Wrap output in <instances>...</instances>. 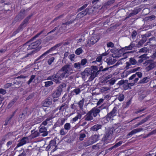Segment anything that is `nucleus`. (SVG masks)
Instances as JSON below:
<instances>
[{
	"instance_id": "nucleus-1",
	"label": "nucleus",
	"mask_w": 156,
	"mask_h": 156,
	"mask_svg": "<svg viewBox=\"0 0 156 156\" xmlns=\"http://www.w3.org/2000/svg\"><path fill=\"white\" fill-rule=\"evenodd\" d=\"M61 71L63 72L62 73V75L66 78L68 76L69 74L73 73V69L71 65L69 64H67L62 68Z\"/></svg>"
},
{
	"instance_id": "nucleus-2",
	"label": "nucleus",
	"mask_w": 156,
	"mask_h": 156,
	"mask_svg": "<svg viewBox=\"0 0 156 156\" xmlns=\"http://www.w3.org/2000/svg\"><path fill=\"white\" fill-rule=\"evenodd\" d=\"M65 78L62 75V73L60 72H58L56 74H54L51 76H48L47 78L48 80H50L55 82V83H60V81L62 78Z\"/></svg>"
},
{
	"instance_id": "nucleus-3",
	"label": "nucleus",
	"mask_w": 156,
	"mask_h": 156,
	"mask_svg": "<svg viewBox=\"0 0 156 156\" xmlns=\"http://www.w3.org/2000/svg\"><path fill=\"white\" fill-rule=\"evenodd\" d=\"M117 111V108L116 106L114 107L112 111L107 114V115L103 119L105 123L108 122L110 120L111 118L114 117L116 115Z\"/></svg>"
},
{
	"instance_id": "nucleus-4",
	"label": "nucleus",
	"mask_w": 156,
	"mask_h": 156,
	"mask_svg": "<svg viewBox=\"0 0 156 156\" xmlns=\"http://www.w3.org/2000/svg\"><path fill=\"white\" fill-rule=\"evenodd\" d=\"M144 64L145 66V69L147 72H148L156 67V62L152 60L146 61Z\"/></svg>"
},
{
	"instance_id": "nucleus-5",
	"label": "nucleus",
	"mask_w": 156,
	"mask_h": 156,
	"mask_svg": "<svg viewBox=\"0 0 156 156\" xmlns=\"http://www.w3.org/2000/svg\"><path fill=\"white\" fill-rule=\"evenodd\" d=\"M62 44V42L56 44L55 45L50 48L48 50L46 51L39 57L37 59H36L35 61H37L41 59L42 58L46 56L51 51L55 50L58 48L61 47Z\"/></svg>"
},
{
	"instance_id": "nucleus-6",
	"label": "nucleus",
	"mask_w": 156,
	"mask_h": 156,
	"mask_svg": "<svg viewBox=\"0 0 156 156\" xmlns=\"http://www.w3.org/2000/svg\"><path fill=\"white\" fill-rule=\"evenodd\" d=\"M97 68L96 66L93 67V70H90L89 72H84L83 73H84L85 75L88 76L90 75V76L89 78L90 80H93L97 76Z\"/></svg>"
},
{
	"instance_id": "nucleus-7",
	"label": "nucleus",
	"mask_w": 156,
	"mask_h": 156,
	"mask_svg": "<svg viewBox=\"0 0 156 156\" xmlns=\"http://www.w3.org/2000/svg\"><path fill=\"white\" fill-rule=\"evenodd\" d=\"M44 30H43L39 33L37 34L34 36L30 39L26 43L24 44L22 46L23 48V50L24 52H26L28 51L27 50V46L28 44H29V43L32 42L36 38L39 36L44 31Z\"/></svg>"
},
{
	"instance_id": "nucleus-8",
	"label": "nucleus",
	"mask_w": 156,
	"mask_h": 156,
	"mask_svg": "<svg viewBox=\"0 0 156 156\" xmlns=\"http://www.w3.org/2000/svg\"><path fill=\"white\" fill-rule=\"evenodd\" d=\"M40 40H37L33 42L29 43L27 46V50L28 51L31 49H35L40 45Z\"/></svg>"
},
{
	"instance_id": "nucleus-9",
	"label": "nucleus",
	"mask_w": 156,
	"mask_h": 156,
	"mask_svg": "<svg viewBox=\"0 0 156 156\" xmlns=\"http://www.w3.org/2000/svg\"><path fill=\"white\" fill-rule=\"evenodd\" d=\"M57 146L56 145V141L54 140L50 141L48 145L46 147V149L49 150L50 149H52V151L54 152L57 149Z\"/></svg>"
},
{
	"instance_id": "nucleus-10",
	"label": "nucleus",
	"mask_w": 156,
	"mask_h": 156,
	"mask_svg": "<svg viewBox=\"0 0 156 156\" xmlns=\"http://www.w3.org/2000/svg\"><path fill=\"white\" fill-rule=\"evenodd\" d=\"M31 16H29L26 18L19 26L17 29V30L20 32L22 31L23 27H25L26 26L27 24L28 23L29 20L31 18Z\"/></svg>"
},
{
	"instance_id": "nucleus-11",
	"label": "nucleus",
	"mask_w": 156,
	"mask_h": 156,
	"mask_svg": "<svg viewBox=\"0 0 156 156\" xmlns=\"http://www.w3.org/2000/svg\"><path fill=\"white\" fill-rule=\"evenodd\" d=\"M101 108V106H99L98 107H94L92 108L90 111L91 112L93 116L94 117H95L97 116L98 115H99V113L101 111L100 109Z\"/></svg>"
},
{
	"instance_id": "nucleus-12",
	"label": "nucleus",
	"mask_w": 156,
	"mask_h": 156,
	"mask_svg": "<svg viewBox=\"0 0 156 156\" xmlns=\"http://www.w3.org/2000/svg\"><path fill=\"white\" fill-rule=\"evenodd\" d=\"M29 142V139L28 137L24 136L20 140L19 142L17 144L16 148L22 146Z\"/></svg>"
},
{
	"instance_id": "nucleus-13",
	"label": "nucleus",
	"mask_w": 156,
	"mask_h": 156,
	"mask_svg": "<svg viewBox=\"0 0 156 156\" xmlns=\"http://www.w3.org/2000/svg\"><path fill=\"white\" fill-rule=\"evenodd\" d=\"M99 136L97 135H94L91 136L90 138L89 141L90 143L88 145L92 144L94 143L97 141L99 140Z\"/></svg>"
},
{
	"instance_id": "nucleus-14",
	"label": "nucleus",
	"mask_w": 156,
	"mask_h": 156,
	"mask_svg": "<svg viewBox=\"0 0 156 156\" xmlns=\"http://www.w3.org/2000/svg\"><path fill=\"white\" fill-rule=\"evenodd\" d=\"M38 78H36V76L32 75L30 76L29 80L27 81V84L28 85H30L32 82L37 83H38Z\"/></svg>"
},
{
	"instance_id": "nucleus-15",
	"label": "nucleus",
	"mask_w": 156,
	"mask_h": 156,
	"mask_svg": "<svg viewBox=\"0 0 156 156\" xmlns=\"http://www.w3.org/2000/svg\"><path fill=\"white\" fill-rule=\"evenodd\" d=\"M16 112V110L14 111L13 112L12 114L9 116V117L6 118L5 121V126H7L11 121L12 118L14 116Z\"/></svg>"
},
{
	"instance_id": "nucleus-16",
	"label": "nucleus",
	"mask_w": 156,
	"mask_h": 156,
	"mask_svg": "<svg viewBox=\"0 0 156 156\" xmlns=\"http://www.w3.org/2000/svg\"><path fill=\"white\" fill-rule=\"evenodd\" d=\"M151 116L150 115L147 116V117L142 120L140 122L138 123L135 124L134 126L135 127H136L138 126H139L141 125L144 123L147 122L149 119L150 118Z\"/></svg>"
},
{
	"instance_id": "nucleus-17",
	"label": "nucleus",
	"mask_w": 156,
	"mask_h": 156,
	"mask_svg": "<svg viewBox=\"0 0 156 156\" xmlns=\"http://www.w3.org/2000/svg\"><path fill=\"white\" fill-rule=\"evenodd\" d=\"M93 116L89 111L88 113L84 116V118L85 121H91L93 119Z\"/></svg>"
},
{
	"instance_id": "nucleus-18",
	"label": "nucleus",
	"mask_w": 156,
	"mask_h": 156,
	"mask_svg": "<svg viewBox=\"0 0 156 156\" xmlns=\"http://www.w3.org/2000/svg\"><path fill=\"white\" fill-rule=\"evenodd\" d=\"M41 125L39 127V132L40 133H43L42 134V136H46L48 134V132L47 131V129L44 126H42L40 128Z\"/></svg>"
},
{
	"instance_id": "nucleus-19",
	"label": "nucleus",
	"mask_w": 156,
	"mask_h": 156,
	"mask_svg": "<svg viewBox=\"0 0 156 156\" xmlns=\"http://www.w3.org/2000/svg\"><path fill=\"white\" fill-rule=\"evenodd\" d=\"M115 0H109L105 2L102 5L103 8H107L109 6L112 5L115 2Z\"/></svg>"
},
{
	"instance_id": "nucleus-20",
	"label": "nucleus",
	"mask_w": 156,
	"mask_h": 156,
	"mask_svg": "<svg viewBox=\"0 0 156 156\" xmlns=\"http://www.w3.org/2000/svg\"><path fill=\"white\" fill-rule=\"evenodd\" d=\"M86 133L87 131L83 129L80 131L79 138L80 140L82 141L84 140V138L86 136Z\"/></svg>"
},
{
	"instance_id": "nucleus-21",
	"label": "nucleus",
	"mask_w": 156,
	"mask_h": 156,
	"mask_svg": "<svg viewBox=\"0 0 156 156\" xmlns=\"http://www.w3.org/2000/svg\"><path fill=\"white\" fill-rule=\"evenodd\" d=\"M142 130H143V129L141 128L134 129L128 133L127 135L128 136H131L133 134L140 132Z\"/></svg>"
},
{
	"instance_id": "nucleus-22",
	"label": "nucleus",
	"mask_w": 156,
	"mask_h": 156,
	"mask_svg": "<svg viewBox=\"0 0 156 156\" xmlns=\"http://www.w3.org/2000/svg\"><path fill=\"white\" fill-rule=\"evenodd\" d=\"M31 134L29 136L32 139L35 138L39 135V133L37 131H35L34 129L31 131Z\"/></svg>"
},
{
	"instance_id": "nucleus-23",
	"label": "nucleus",
	"mask_w": 156,
	"mask_h": 156,
	"mask_svg": "<svg viewBox=\"0 0 156 156\" xmlns=\"http://www.w3.org/2000/svg\"><path fill=\"white\" fill-rule=\"evenodd\" d=\"M136 75L138 76L139 78H141L142 76V73L140 72H136L135 74H133L131 76H130L129 78V80H133L136 77Z\"/></svg>"
},
{
	"instance_id": "nucleus-24",
	"label": "nucleus",
	"mask_w": 156,
	"mask_h": 156,
	"mask_svg": "<svg viewBox=\"0 0 156 156\" xmlns=\"http://www.w3.org/2000/svg\"><path fill=\"white\" fill-rule=\"evenodd\" d=\"M24 17V12H22L21 11L19 14L15 18L16 20H21Z\"/></svg>"
},
{
	"instance_id": "nucleus-25",
	"label": "nucleus",
	"mask_w": 156,
	"mask_h": 156,
	"mask_svg": "<svg viewBox=\"0 0 156 156\" xmlns=\"http://www.w3.org/2000/svg\"><path fill=\"white\" fill-rule=\"evenodd\" d=\"M139 11L138 9H134L129 13L125 18V20H126L132 16L135 15L138 13Z\"/></svg>"
},
{
	"instance_id": "nucleus-26",
	"label": "nucleus",
	"mask_w": 156,
	"mask_h": 156,
	"mask_svg": "<svg viewBox=\"0 0 156 156\" xmlns=\"http://www.w3.org/2000/svg\"><path fill=\"white\" fill-rule=\"evenodd\" d=\"M81 117V115L79 113H77L76 116L70 120L71 123H74L78 120V119H80Z\"/></svg>"
},
{
	"instance_id": "nucleus-27",
	"label": "nucleus",
	"mask_w": 156,
	"mask_h": 156,
	"mask_svg": "<svg viewBox=\"0 0 156 156\" xmlns=\"http://www.w3.org/2000/svg\"><path fill=\"white\" fill-rule=\"evenodd\" d=\"M108 65H111L113 64L116 62V60L114 59H112V58L111 57H109L108 58H107L106 61Z\"/></svg>"
},
{
	"instance_id": "nucleus-28",
	"label": "nucleus",
	"mask_w": 156,
	"mask_h": 156,
	"mask_svg": "<svg viewBox=\"0 0 156 156\" xmlns=\"http://www.w3.org/2000/svg\"><path fill=\"white\" fill-rule=\"evenodd\" d=\"M150 80L149 77H146L141 80H140L138 83V84H144L147 83Z\"/></svg>"
},
{
	"instance_id": "nucleus-29",
	"label": "nucleus",
	"mask_w": 156,
	"mask_h": 156,
	"mask_svg": "<svg viewBox=\"0 0 156 156\" xmlns=\"http://www.w3.org/2000/svg\"><path fill=\"white\" fill-rule=\"evenodd\" d=\"M102 127V126L100 124H96L91 128V130L93 131H97L99 129H101Z\"/></svg>"
},
{
	"instance_id": "nucleus-30",
	"label": "nucleus",
	"mask_w": 156,
	"mask_h": 156,
	"mask_svg": "<svg viewBox=\"0 0 156 156\" xmlns=\"http://www.w3.org/2000/svg\"><path fill=\"white\" fill-rule=\"evenodd\" d=\"M122 143L123 141H120L115 143V144L113 146L109 148L108 150L109 151H111L114 148H116L118 147L121 146Z\"/></svg>"
},
{
	"instance_id": "nucleus-31",
	"label": "nucleus",
	"mask_w": 156,
	"mask_h": 156,
	"mask_svg": "<svg viewBox=\"0 0 156 156\" xmlns=\"http://www.w3.org/2000/svg\"><path fill=\"white\" fill-rule=\"evenodd\" d=\"M135 47V44L131 43L128 46L125 47L124 48H122V49H124L125 50H131L133 49Z\"/></svg>"
},
{
	"instance_id": "nucleus-32",
	"label": "nucleus",
	"mask_w": 156,
	"mask_h": 156,
	"mask_svg": "<svg viewBox=\"0 0 156 156\" xmlns=\"http://www.w3.org/2000/svg\"><path fill=\"white\" fill-rule=\"evenodd\" d=\"M61 91L58 89L55 91L52 94V97L54 98H57L61 94Z\"/></svg>"
},
{
	"instance_id": "nucleus-33",
	"label": "nucleus",
	"mask_w": 156,
	"mask_h": 156,
	"mask_svg": "<svg viewBox=\"0 0 156 156\" xmlns=\"http://www.w3.org/2000/svg\"><path fill=\"white\" fill-rule=\"evenodd\" d=\"M87 12L86 10L83 11L79 13L77 15L78 17L81 18L87 14Z\"/></svg>"
},
{
	"instance_id": "nucleus-34",
	"label": "nucleus",
	"mask_w": 156,
	"mask_h": 156,
	"mask_svg": "<svg viewBox=\"0 0 156 156\" xmlns=\"http://www.w3.org/2000/svg\"><path fill=\"white\" fill-rule=\"evenodd\" d=\"M16 99L15 98H14L10 101L9 103L8 104L7 107L8 108H11L14 104L16 102Z\"/></svg>"
},
{
	"instance_id": "nucleus-35",
	"label": "nucleus",
	"mask_w": 156,
	"mask_h": 156,
	"mask_svg": "<svg viewBox=\"0 0 156 156\" xmlns=\"http://www.w3.org/2000/svg\"><path fill=\"white\" fill-rule=\"evenodd\" d=\"M51 104V102L48 100H45L43 102V106L46 107H48Z\"/></svg>"
},
{
	"instance_id": "nucleus-36",
	"label": "nucleus",
	"mask_w": 156,
	"mask_h": 156,
	"mask_svg": "<svg viewBox=\"0 0 156 156\" xmlns=\"http://www.w3.org/2000/svg\"><path fill=\"white\" fill-rule=\"evenodd\" d=\"M97 41L94 39V37H91L90 39L89 40L87 44L89 43L90 44H94L97 42Z\"/></svg>"
},
{
	"instance_id": "nucleus-37",
	"label": "nucleus",
	"mask_w": 156,
	"mask_h": 156,
	"mask_svg": "<svg viewBox=\"0 0 156 156\" xmlns=\"http://www.w3.org/2000/svg\"><path fill=\"white\" fill-rule=\"evenodd\" d=\"M84 99H82V100H80L78 103H77V105H78L80 109H83V106L84 105Z\"/></svg>"
},
{
	"instance_id": "nucleus-38",
	"label": "nucleus",
	"mask_w": 156,
	"mask_h": 156,
	"mask_svg": "<svg viewBox=\"0 0 156 156\" xmlns=\"http://www.w3.org/2000/svg\"><path fill=\"white\" fill-rule=\"evenodd\" d=\"M70 107L71 109L73 110L74 111L77 110V104L75 103V104H72L70 106Z\"/></svg>"
},
{
	"instance_id": "nucleus-39",
	"label": "nucleus",
	"mask_w": 156,
	"mask_h": 156,
	"mask_svg": "<svg viewBox=\"0 0 156 156\" xmlns=\"http://www.w3.org/2000/svg\"><path fill=\"white\" fill-rule=\"evenodd\" d=\"M83 50L81 47L77 48L75 51L76 54L77 55H79L83 52Z\"/></svg>"
},
{
	"instance_id": "nucleus-40",
	"label": "nucleus",
	"mask_w": 156,
	"mask_h": 156,
	"mask_svg": "<svg viewBox=\"0 0 156 156\" xmlns=\"http://www.w3.org/2000/svg\"><path fill=\"white\" fill-rule=\"evenodd\" d=\"M128 82V80H122L119 81L118 84L119 85H121L123 84L125 85L126 84V83Z\"/></svg>"
},
{
	"instance_id": "nucleus-41",
	"label": "nucleus",
	"mask_w": 156,
	"mask_h": 156,
	"mask_svg": "<svg viewBox=\"0 0 156 156\" xmlns=\"http://www.w3.org/2000/svg\"><path fill=\"white\" fill-rule=\"evenodd\" d=\"M129 62L132 65L137 64V62L136 60L133 58H131L129 59Z\"/></svg>"
},
{
	"instance_id": "nucleus-42",
	"label": "nucleus",
	"mask_w": 156,
	"mask_h": 156,
	"mask_svg": "<svg viewBox=\"0 0 156 156\" xmlns=\"http://www.w3.org/2000/svg\"><path fill=\"white\" fill-rule=\"evenodd\" d=\"M102 62V56L100 55L99 56H98L96 59V60L94 61V62H98L100 63V64L101 65V62Z\"/></svg>"
},
{
	"instance_id": "nucleus-43",
	"label": "nucleus",
	"mask_w": 156,
	"mask_h": 156,
	"mask_svg": "<svg viewBox=\"0 0 156 156\" xmlns=\"http://www.w3.org/2000/svg\"><path fill=\"white\" fill-rule=\"evenodd\" d=\"M64 129L66 130H69L71 129V125L69 123H66L64 126Z\"/></svg>"
},
{
	"instance_id": "nucleus-44",
	"label": "nucleus",
	"mask_w": 156,
	"mask_h": 156,
	"mask_svg": "<svg viewBox=\"0 0 156 156\" xmlns=\"http://www.w3.org/2000/svg\"><path fill=\"white\" fill-rule=\"evenodd\" d=\"M116 79L112 78L108 80V81L109 82V83L110 85H112L115 83V82L116 81Z\"/></svg>"
},
{
	"instance_id": "nucleus-45",
	"label": "nucleus",
	"mask_w": 156,
	"mask_h": 156,
	"mask_svg": "<svg viewBox=\"0 0 156 156\" xmlns=\"http://www.w3.org/2000/svg\"><path fill=\"white\" fill-rule=\"evenodd\" d=\"M45 84L44 86L46 87H49L53 84L52 81H48L44 82Z\"/></svg>"
},
{
	"instance_id": "nucleus-46",
	"label": "nucleus",
	"mask_w": 156,
	"mask_h": 156,
	"mask_svg": "<svg viewBox=\"0 0 156 156\" xmlns=\"http://www.w3.org/2000/svg\"><path fill=\"white\" fill-rule=\"evenodd\" d=\"M140 69V68L139 67H138L136 68L132 69H130L128 71V72L129 73H133L138 70Z\"/></svg>"
},
{
	"instance_id": "nucleus-47",
	"label": "nucleus",
	"mask_w": 156,
	"mask_h": 156,
	"mask_svg": "<svg viewBox=\"0 0 156 156\" xmlns=\"http://www.w3.org/2000/svg\"><path fill=\"white\" fill-rule=\"evenodd\" d=\"M125 97L123 94H120L118 97V99L120 101H123Z\"/></svg>"
},
{
	"instance_id": "nucleus-48",
	"label": "nucleus",
	"mask_w": 156,
	"mask_h": 156,
	"mask_svg": "<svg viewBox=\"0 0 156 156\" xmlns=\"http://www.w3.org/2000/svg\"><path fill=\"white\" fill-rule=\"evenodd\" d=\"M43 119L41 117H39L38 118H37L35 120V122L37 124L43 121Z\"/></svg>"
},
{
	"instance_id": "nucleus-49",
	"label": "nucleus",
	"mask_w": 156,
	"mask_h": 156,
	"mask_svg": "<svg viewBox=\"0 0 156 156\" xmlns=\"http://www.w3.org/2000/svg\"><path fill=\"white\" fill-rule=\"evenodd\" d=\"M55 59V58L54 57H52L48 59L47 61L48 64L49 65H51L54 62Z\"/></svg>"
},
{
	"instance_id": "nucleus-50",
	"label": "nucleus",
	"mask_w": 156,
	"mask_h": 156,
	"mask_svg": "<svg viewBox=\"0 0 156 156\" xmlns=\"http://www.w3.org/2000/svg\"><path fill=\"white\" fill-rule=\"evenodd\" d=\"M75 20H72L69 21H68L67 22L65 23H62V25H69V24L73 23Z\"/></svg>"
},
{
	"instance_id": "nucleus-51",
	"label": "nucleus",
	"mask_w": 156,
	"mask_h": 156,
	"mask_svg": "<svg viewBox=\"0 0 156 156\" xmlns=\"http://www.w3.org/2000/svg\"><path fill=\"white\" fill-rule=\"evenodd\" d=\"M26 115L22 113L20 114L19 116V120H23L25 118Z\"/></svg>"
},
{
	"instance_id": "nucleus-52",
	"label": "nucleus",
	"mask_w": 156,
	"mask_h": 156,
	"mask_svg": "<svg viewBox=\"0 0 156 156\" xmlns=\"http://www.w3.org/2000/svg\"><path fill=\"white\" fill-rule=\"evenodd\" d=\"M81 65L79 62L75 63L74 64V67L78 69H80L81 67Z\"/></svg>"
},
{
	"instance_id": "nucleus-53",
	"label": "nucleus",
	"mask_w": 156,
	"mask_h": 156,
	"mask_svg": "<svg viewBox=\"0 0 156 156\" xmlns=\"http://www.w3.org/2000/svg\"><path fill=\"white\" fill-rule=\"evenodd\" d=\"M87 5H88V4H84L82 7H81L80 8H79L78 9V10H77L78 12H80V11L83 10L87 6Z\"/></svg>"
},
{
	"instance_id": "nucleus-54",
	"label": "nucleus",
	"mask_w": 156,
	"mask_h": 156,
	"mask_svg": "<svg viewBox=\"0 0 156 156\" xmlns=\"http://www.w3.org/2000/svg\"><path fill=\"white\" fill-rule=\"evenodd\" d=\"M64 15V14H63L57 17L51 22V23H53L54 21H56L59 18L62 17Z\"/></svg>"
},
{
	"instance_id": "nucleus-55",
	"label": "nucleus",
	"mask_w": 156,
	"mask_h": 156,
	"mask_svg": "<svg viewBox=\"0 0 156 156\" xmlns=\"http://www.w3.org/2000/svg\"><path fill=\"white\" fill-rule=\"evenodd\" d=\"M51 119V118H47L45 121H44L42 122L41 125H43L44 126H45L47 125V122L48 121H49Z\"/></svg>"
},
{
	"instance_id": "nucleus-56",
	"label": "nucleus",
	"mask_w": 156,
	"mask_h": 156,
	"mask_svg": "<svg viewBox=\"0 0 156 156\" xmlns=\"http://www.w3.org/2000/svg\"><path fill=\"white\" fill-rule=\"evenodd\" d=\"M150 36V35H147V34L144 35V37H142V39L141 40V41H142L143 43H145L147 40V37H148Z\"/></svg>"
},
{
	"instance_id": "nucleus-57",
	"label": "nucleus",
	"mask_w": 156,
	"mask_h": 156,
	"mask_svg": "<svg viewBox=\"0 0 156 156\" xmlns=\"http://www.w3.org/2000/svg\"><path fill=\"white\" fill-rule=\"evenodd\" d=\"M135 83H128V82L126 84H127V86H126V88L124 87L125 89L126 90L129 87H131L134 86L135 84Z\"/></svg>"
},
{
	"instance_id": "nucleus-58",
	"label": "nucleus",
	"mask_w": 156,
	"mask_h": 156,
	"mask_svg": "<svg viewBox=\"0 0 156 156\" xmlns=\"http://www.w3.org/2000/svg\"><path fill=\"white\" fill-rule=\"evenodd\" d=\"M61 126H62V125L60 121H57L54 125L53 127L54 128H55L57 127H59Z\"/></svg>"
},
{
	"instance_id": "nucleus-59",
	"label": "nucleus",
	"mask_w": 156,
	"mask_h": 156,
	"mask_svg": "<svg viewBox=\"0 0 156 156\" xmlns=\"http://www.w3.org/2000/svg\"><path fill=\"white\" fill-rule=\"evenodd\" d=\"M147 96L146 94H143L140 95L139 97V99L140 100H142Z\"/></svg>"
},
{
	"instance_id": "nucleus-60",
	"label": "nucleus",
	"mask_w": 156,
	"mask_h": 156,
	"mask_svg": "<svg viewBox=\"0 0 156 156\" xmlns=\"http://www.w3.org/2000/svg\"><path fill=\"white\" fill-rule=\"evenodd\" d=\"M107 45L108 47L113 48L114 46L113 43L110 41L107 44Z\"/></svg>"
},
{
	"instance_id": "nucleus-61",
	"label": "nucleus",
	"mask_w": 156,
	"mask_h": 156,
	"mask_svg": "<svg viewBox=\"0 0 156 156\" xmlns=\"http://www.w3.org/2000/svg\"><path fill=\"white\" fill-rule=\"evenodd\" d=\"M87 62V61L86 59H83L81 60L80 64L82 66H84L86 64Z\"/></svg>"
},
{
	"instance_id": "nucleus-62",
	"label": "nucleus",
	"mask_w": 156,
	"mask_h": 156,
	"mask_svg": "<svg viewBox=\"0 0 156 156\" xmlns=\"http://www.w3.org/2000/svg\"><path fill=\"white\" fill-rule=\"evenodd\" d=\"M147 54H144L143 55H141L139 57V58H141L144 60H145L146 59V56Z\"/></svg>"
},
{
	"instance_id": "nucleus-63",
	"label": "nucleus",
	"mask_w": 156,
	"mask_h": 156,
	"mask_svg": "<svg viewBox=\"0 0 156 156\" xmlns=\"http://www.w3.org/2000/svg\"><path fill=\"white\" fill-rule=\"evenodd\" d=\"M66 105L65 104H62L61 106L59 107V110L60 111H64V110L66 108H65V107H66Z\"/></svg>"
},
{
	"instance_id": "nucleus-64",
	"label": "nucleus",
	"mask_w": 156,
	"mask_h": 156,
	"mask_svg": "<svg viewBox=\"0 0 156 156\" xmlns=\"http://www.w3.org/2000/svg\"><path fill=\"white\" fill-rule=\"evenodd\" d=\"M12 85V83H7L4 86V88L5 89H7L11 87Z\"/></svg>"
}]
</instances>
